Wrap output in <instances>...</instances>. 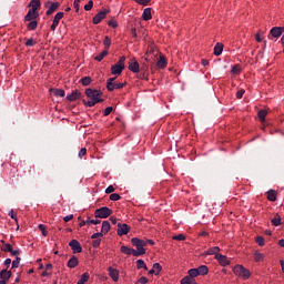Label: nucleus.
Here are the masks:
<instances>
[{"mask_svg": "<svg viewBox=\"0 0 284 284\" xmlns=\"http://www.w3.org/2000/svg\"><path fill=\"white\" fill-rule=\"evenodd\" d=\"M85 94L89 99V101L83 100V103L87 105V108H94L97 103H103V99H101V97H103V92L89 88L85 89Z\"/></svg>", "mask_w": 284, "mask_h": 284, "instance_id": "obj_1", "label": "nucleus"}, {"mask_svg": "<svg viewBox=\"0 0 284 284\" xmlns=\"http://www.w3.org/2000/svg\"><path fill=\"white\" fill-rule=\"evenodd\" d=\"M131 243L136 250H134V256H143L145 254V240L133 237Z\"/></svg>", "mask_w": 284, "mask_h": 284, "instance_id": "obj_2", "label": "nucleus"}, {"mask_svg": "<svg viewBox=\"0 0 284 284\" xmlns=\"http://www.w3.org/2000/svg\"><path fill=\"white\" fill-rule=\"evenodd\" d=\"M233 272L235 276H239L240 278H243V281H247L250 276H252V272L250 270L245 268V266L237 264L233 267Z\"/></svg>", "mask_w": 284, "mask_h": 284, "instance_id": "obj_3", "label": "nucleus"}, {"mask_svg": "<svg viewBox=\"0 0 284 284\" xmlns=\"http://www.w3.org/2000/svg\"><path fill=\"white\" fill-rule=\"evenodd\" d=\"M125 70V57H121L118 63L111 67V74H121Z\"/></svg>", "mask_w": 284, "mask_h": 284, "instance_id": "obj_4", "label": "nucleus"}, {"mask_svg": "<svg viewBox=\"0 0 284 284\" xmlns=\"http://www.w3.org/2000/svg\"><path fill=\"white\" fill-rule=\"evenodd\" d=\"M112 215V209L108 206H102L94 212L95 219H108V216Z\"/></svg>", "mask_w": 284, "mask_h": 284, "instance_id": "obj_5", "label": "nucleus"}, {"mask_svg": "<svg viewBox=\"0 0 284 284\" xmlns=\"http://www.w3.org/2000/svg\"><path fill=\"white\" fill-rule=\"evenodd\" d=\"M61 3L59 2H51V1H47L44 4V8H49L47 10V16L50 17V14H54V12H57V10H59Z\"/></svg>", "mask_w": 284, "mask_h": 284, "instance_id": "obj_6", "label": "nucleus"}, {"mask_svg": "<svg viewBox=\"0 0 284 284\" xmlns=\"http://www.w3.org/2000/svg\"><path fill=\"white\" fill-rule=\"evenodd\" d=\"M69 246L71 247L73 254H81L83 252V247L81 246V243L77 240H72L69 243Z\"/></svg>", "mask_w": 284, "mask_h": 284, "instance_id": "obj_7", "label": "nucleus"}, {"mask_svg": "<svg viewBox=\"0 0 284 284\" xmlns=\"http://www.w3.org/2000/svg\"><path fill=\"white\" fill-rule=\"evenodd\" d=\"M110 13V10H103L100 11L98 14L93 17V23L94 26H99L102 19H105V17Z\"/></svg>", "mask_w": 284, "mask_h": 284, "instance_id": "obj_8", "label": "nucleus"}, {"mask_svg": "<svg viewBox=\"0 0 284 284\" xmlns=\"http://www.w3.org/2000/svg\"><path fill=\"white\" fill-rule=\"evenodd\" d=\"M64 17L63 12H58L54 18H53V22L51 24V30L52 32H54L57 30V28H59V21H61Z\"/></svg>", "mask_w": 284, "mask_h": 284, "instance_id": "obj_9", "label": "nucleus"}, {"mask_svg": "<svg viewBox=\"0 0 284 284\" xmlns=\"http://www.w3.org/2000/svg\"><path fill=\"white\" fill-rule=\"evenodd\" d=\"M284 32V27H273L270 31L271 37L273 39H278V37H282Z\"/></svg>", "mask_w": 284, "mask_h": 284, "instance_id": "obj_10", "label": "nucleus"}, {"mask_svg": "<svg viewBox=\"0 0 284 284\" xmlns=\"http://www.w3.org/2000/svg\"><path fill=\"white\" fill-rule=\"evenodd\" d=\"M215 258L220 263V265H222V267H227V265H230V260H227V256L223 254H216Z\"/></svg>", "mask_w": 284, "mask_h": 284, "instance_id": "obj_11", "label": "nucleus"}, {"mask_svg": "<svg viewBox=\"0 0 284 284\" xmlns=\"http://www.w3.org/2000/svg\"><path fill=\"white\" fill-rule=\"evenodd\" d=\"M130 232V226L128 224H118L119 236H125Z\"/></svg>", "mask_w": 284, "mask_h": 284, "instance_id": "obj_12", "label": "nucleus"}, {"mask_svg": "<svg viewBox=\"0 0 284 284\" xmlns=\"http://www.w3.org/2000/svg\"><path fill=\"white\" fill-rule=\"evenodd\" d=\"M108 272H109L110 278H112V281H113L114 283H116V282L119 281V270H116V268L110 266V267L108 268Z\"/></svg>", "mask_w": 284, "mask_h": 284, "instance_id": "obj_13", "label": "nucleus"}, {"mask_svg": "<svg viewBox=\"0 0 284 284\" xmlns=\"http://www.w3.org/2000/svg\"><path fill=\"white\" fill-rule=\"evenodd\" d=\"M34 19H39V12L29 9L28 13L24 17V21H34Z\"/></svg>", "mask_w": 284, "mask_h": 284, "instance_id": "obj_14", "label": "nucleus"}, {"mask_svg": "<svg viewBox=\"0 0 284 284\" xmlns=\"http://www.w3.org/2000/svg\"><path fill=\"white\" fill-rule=\"evenodd\" d=\"M29 8L32 12H37L41 9V0H31L29 3Z\"/></svg>", "mask_w": 284, "mask_h": 284, "instance_id": "obj_15", "label": "nucleus"}, {"mask_svg": "<svg viewBox=\"0 0 284 284\" xmlns=\"http://www.w3.org/2000/svg\"><path fill=\"white\" fill-rule=\"evenodd\" d=\"M11 277H12V271H8V268H3L0 272L1 281H10Z\"/></svg>", "mask_w": 284, "mask_h": 284, "instance_id": "obj_16", "label": "nucleus"}, {"mask_svg": "<svg viewBox=\"0 0 284 284\" xmlns=\"http://www.w3.org/2000/svg\"><path fill=\"white\" fill-rule=\"evenodd\" d=\"M125 87V83H121V82H113L112 87H106V90L109 92H114V90H121Z\"/></svg>", "mask_w": 284, "mask_h": 284, "instance_id": "obj_17", "label": "nucleus"}, {"mask_svg": "<svg viewBox=\"0 0 284 284\" xmlns=\"http://www.w3.org/2000/svg\"><path fill=\"white\" fill-rule=\"evenodd\" d=\"M68 101H77V99H81V92L79 90H74L71 94L67 95Z\"/></svg>", "mask_w": 284, "mask_h": 284, "instance_id": "obj_18", "label": "nucleus"}, {"mask_svg": "<svg viewBox=\"0 0 284 284\" xmlns=\"http://www.w3.org/2000/svg\"><path fill=\"white\" fill-rule=\"evenodd\" d=\"M129 70L134 73L139 72V62L135 59L131 60Z\"/></svg>", "mask_w": 284, "mask_h": 284, "instance_id": "obj_19", "label": "nucleus"}, {"mask_svg": "<svg viewBox=\"0 0 284 284\" xmlns=\"http://www.w3.org/2000/svg\"><path fill=\"white\" fill-rule=\"evenodd\" d=\"M142 18L144 21H150L152 19V9L151 8L144 9L142 13Z\"/></svg>", "mask_w": 284, "mask_h": 284, "instance_id": "obj_20", "label": "nucleus"}, {"mask_svg": "<svg viewBox=\"0 0 284 284\" xmlns=\"http://www.w3.org/2000/svg\"><path fill=\"white\" fill-rule=\"evenodd\" d=\"M68 267H70V270H73V267H77V265H79V258H77V256H72L69 262H68Z\"/></svg>", "mask_w": 284, "mask_h": 284, "instance_id": "obj_21", "label": "nucleus"}, {"mask_svg": "<svg viewBox=\"0 0 284 284\" xmlns=\"http://www.w3.org/2000/svg\"><path fill=\"white\" fill-rule=\"evenodd\" d=\"M214 54L215 57H221L223 54V43L217 42L214 47Z\"/></svg>", "mask_w": 284, "mask_h": 284, "instance_id": "obj_22", "label": "nucleus"}, {"mask_svg": "<svg viewBox=\"0 0 284 284\" xmlns=\"http://www.w3.org/2000/svg\"><path fill=\"white\" fill-rule=\"evenodd\" d=\"M207 272H210V268H207L206 265H201L200 267H197L199 276H205Z\"/></svg>", "mask_w": 284, "mask_h": 284, "instance_id": "obj_23", "label": "nucleus"}, {"mask_svg": "<svg viewBox=\"0 0 284 284\" xmlns=\"http://www.w3.org/2000/svg\"><path fill=\"white\" fill-rule=\"evenodd\" d=\"M122 254H126V256H131V254L134 256V248H130L128 246H121Z\"/></svg>", "mask_w": 284, "mask_h": 284, "instance_id": "obj_24", "label": "nucleus"}, {"mask_svg": "<svg viewBox=\"0 0 284 284\" xmlns=\"http://www.w3.org/2000/svg\"><path fill=\"white\" fill-rule=\"evenodd\" d=\"M221 252V248L219 246H214V247H211L206 251V254L209 256H212V255H215L219 254Z\"/></svg>", "mask_w": 284, "mask_h": 284, "instance_id": "obj_25", "label": "nucleus"}, {"mask_svg": "<svg viewBox=\"0 0 284 284\" xmlns=\"http://www.w3.org/2000/svg\"><path fill=\"white\" fill-rule=\"evenodd\" d=\"M108 232H110V222L103 221L102 222L101 233L102 234H108Z\"/></svg>", "mask_w": 284, "mask_h": 284, "instance_id": "obj_26", "label": "nucleus"}, {"mask_svg": "<svg viewBox=\"0 0 284 284\" xmlns=\"http://www.w3.org/2000/svg\"><path fill=\"white\" fill-rule=\"evenodd\" d=\"M51 92L54 97H65V91L62 89H51Z\"/></svg>", "mask_w": 284, "mask_h": 284, "instance_id": "obj_27", "label": "nucleus"}, {"mask_svg": "<svg viewBox=\"0 0 284 284\" xmlns=\"http://www.w3.org/2000/svg\"><path fill=\"white\" fill-rule=\"evenodd\" d=\"M267 200H268V201H272V202L276 201V191H274V190H268V191H267Z\"/></svg>", "mask_w": 284, "mask_h": 284, "instance_id": "obj_28", "label": "nucleus"}, {"mask_svg": "<svg viewBox=\"0 0 284 284\" xmlns=\"http://www.w3.org/2000/svg\"><path fill=\"white\" fill-rule=\"evenodd\" d=\"M254 258H255L256 263H261V261H263V258H265V255L258 251H255Z\"/></svg>", "mask_w": 284, "mask_h": 284, "instance_id": "obj_29", "label": "nucleus"}, {"mask_svg": "<svg viewBox=\"0 0 284 284\" xmlns=\"http://www.w3.org/2000/svg\"><path fill=\"white\" fill-rule=\"evenodd\" d=\"M272 225H274L275 227H278V225H281V215L275 214L274 219L271 220Z\"/></svg>", "mask_w": 284, "mask_h": 284, "instance_id": "obj_30", "label": "nucleus"}, {"mask_svg": "<svg viewBox=\"0 0 284 284\" xmlns=\"http://www.w3.org/2000/svg\"><path fill=\"white\" fill-rule=\"evenodd\" d=\"M90 281V274L84 273L82 274L81 278L78 281V284H85Z\"/></svg>", "mask_w": 284, "mask_h": 284, "instance_id": "obj_31", "label": "nucleus"}, {"mask_svg": "<svg viewBox=\"0 0 284 284\" xmlns=\"http://www.w3.org/2000/svg\"><path fill=\"white\" fill-rule=\"evenodd\" d=\"M168 65V61H165V58L163 55L160 57L158 61V68L163 69Z\"/></svg>", "mask_w": 284, "mask_h": 284, "instance_id": "obj_32", "label": "nucleus"}, {"mask_svg": "<svg viewBox=\"0 0 284 284\" xmlns=\"http://www.w3.org/2000/svg\"><path fill=\"white\" fill-rule=\"evenodd\" d=\"M103 43H104V50H106L108 52L110 50V45H112V39L105 36Z\"/></svg>", "mask_w": 284, "mask_h": 284, "instance_id": "obj_33", "label": "nucleus"}, {"mask_svg": "<svg viewBox=\"0 0 284 284\" xmlns=\"http://www.w3.org/2000/svg\"><path fill=\"white\" fill-rule=\"evenodd\" d=\"M136 267H138V270H148V265L145 264V261H143V260L136 261Z\"/></svg>", "mask_w": 284, "mask_h": 284, "instance_id": "obj_34", "label": "nucleus"}, {"mask_svg": "<svg viewBox=\"0 0 284 284\" xmlns=\"http://www.w3.org/2000/svg\"><path fill=\"white\" fill-rule=\"evenodd\" d=\"M108 54H109L108 50H104L101 53H99L94 59H95V61L101 62V60L105 59V57H108Z\"/></svg>", "mask_w": 284, "mask_h": 284, "instance_id": "obj_35", "label": "nucleus"}, {"mask_svg": "<svg viewBox=\"0 0 284 284\" xmlns=\"http://www.w3.org/2000/svg\"><path fill=\"white\" fill-rule=\"evenodd\" d=\"M80 83H82V85H90V83H92V78L91 77H83L80 80Z\"/></svg>", "mask_w": 284, "mask_h": 284, "instance_id": "obj_36", "label": "nucleus"}, {"mask_svg": "<svg viewBox=\"0 0 284 284\" xmlns=\"http://www.w3.org/2000/svg\"><path fill=\"white\" fill-rule=\"evenodd\" d=\"M265 116H267V111L260 110L258 111V119H260V121H262V123H265Z\"/></svg>", "mask_w": 284, "mask_h": 284, "instance_id": "obj_37", "label": "nucleus"}, {"mask_svg": "<svg viewBox=\"0 0 284 284\" xmlns=\"http://www.w3.org/2000/svg\"><path fill=\"white\" fill-rule=\"evenodd\" d=\"M37 26H38V22L36 20H31L28 24H27V28L28 30H37Z\"/></svg>", "mask_w": 284, "mask_h": 284, "instance_id": "obj_38", "label": "nucleus"}, {"mask_svg": "<svg viewBox=\"0 0 284 284\" xmlns=\"http://www.w3.org/2000/svg\"><path fill=\"white\" fill-rule=\"evenodd\" d=\"M189 276H190L191 278H196V276H199V271H197V268H191V270H189Z\"/></svg>", "mask_w": 284, "mask_h": 284, "instance_id": "obj_39", "label": "nucleus"}, {"mask_svg": "<svg viewBox=\"0 0 284 284\" xmlns=\"http://www.w3.org/2000/svg\"><path fill=\"white\" fill-rule=\"evenodd\" d=\"M153 270L155 271V275L161 273V270H163V266H161L160 263H154L153 264Z\"/></svg>", "mask_w": 284, "mask_h": 284, "instance_id": "obj_40", "label": "nucleus"}, {"mask_svg": "<svg viewBox=\"0 0 284 284\" xmlns=\"http://www.w3.org/2000/svg\"><path fill=\"white\" fill-rule=\"evenodd\" d=\"M92 8H94V2L92 0H90L85 6H84V10L87 12H90V10H92Z\"/></svg>", "mask_w": 284, "mask_h": 284, "instance_id": "obj_41", "label": "nucleus"}, {"mask_svg": "<svg viewBox=\"0 0 284 284\" xmlns=\"http://www.w3.org/2000/svg\"><path fill=\"white\" fill-rule=\"evenodd\" d=\"M255 241L257 245H260V247H263V245H265V239H263V236H257Z\"/></svg>", "mask_w": 284, "mask_h": 284, "instance_id": "obj_42", "label": "nucleus"}, {"mask_svg": "<svg viewBox=\"0 0 284 284\" xmlns=\"http://www.w3.org/2000/svg\"><path fill=\"white\" fill-rule=\"evenodd\" d=\"M232 73L233 74H241V65H239V64L233 65Z\"/></svg>", "mask_w": 284, "mask_h": 284, "instance_id": "obj_43", "label": "nucleus"}, {"mask_svg": "<svg viewBox=\"0 0 284 284\" xmlns=\"http://www.w3.org/2000/svg\"><path fill=\"white\" fill-rule=\"evenodd\" d=\"M110 201H121V195L118 193H112L110 195Z\"/></svg>", "mask_w": 284, "mask_h": 284, "instance_id": "obj_44", "label": "nucleus"}, {"mask_svg": "<svg viewBox=\"0 0 284 284\" xmlns=\"http://www.w3.org/2000/svg\"><path fill=\"white\" fill-rule=\"evenodd\" d=\"M19 263H21V257L17 256L16 260L12 262V268L16 270L19 267Z\"/></svg>", "mask_w": 284, "mask_h": 284, "instance_id": "obj_45", "label": "nucleus"}, {"mask_svg": "<svg viewBox=\"0 0 284 284\" xmlns=\"http://www.w3.org/2000/svg\"><path fill=\"white\" fill-rule=\"evenodd\" d=\"M37 42L34 41V39H28L24 43V45H27V48H32Z\"/></svg>", "mask_w": 284, "mask_h": 284, "instance_id": "obj_46", "label": "nucleus"}, {"mask_svg": "<svg viewBox=\"0 0 284 284\" xmlns=\"http://www.w3.org/2000/svg\"><path fill=\"white\" fill-rule=\"evenodd\" d=\"M88 154V149L85 148H82L80 151H79V159H83V156H85Z\"/></svg>", "mask_w": 284, "mask_h": 284, "instance_id": "obj_47", "label": "nucleus"}, {"mask_svg": "<svg viewBox=\"0 0 284 284\" xmlns=\"http://www.w3.org/2000/svg\"><path fill=\"white\" fill-rule=\"evenodd\" d=\"M101 223L100 220H87V225H99Z\"/></svg>", "mask_w": 284, "mask_h": 284, "instance_id": "obj_48", "label": "nucleus"}, {"mask_svg": "<svg viewBox=\"0 0 284 284\" xmlns=\"http://www.w3.org/2000/svg\"><path fill=\"white\" fill-rule=\"evenodd\" d=\"M2 252H12V245L11 244H4L2 247Z\"/></svg>", "mask_w": 284, "mask_h": 284, "instance_id": "obj_49", "label": "nucleus"}, {"mask_svg": "<svg viewBox=\"0 0 284 284\" xmlns=\"http://www.w3.org/2000/svg\"><path fill=\"white\" fill-rule=\"evenodd\" d=\"M173 241H185V236L183 234L174 235Z\"/></svg>", "mask_w": 284, "mask_h": 284, "instance_id": "obj_50", "label": "nucleus"}, {"mask_svg": "<svg viewBox=\"0 0 284 284\" xmlns=\"http://www.w3.org/2000/svg\"><path fill=\"white\" fill-rule=\"evenodd\" d=\"M114 81H116V78H109L106 81V88H112V83H114Z\"/></svg>", "mask_w": 284, "mask_h": 284, "instance_id": "obj_51", "label": "nucleus"}, {"mask_svg": "<svg viewBox=\"0 0 284 284\" xmlns=\"http://www.w3.org/2000/svg\"><path fill=\"white\" fill-rule=\"evenodd\" d=\"M39 230L42 232L43 236H48V232L45 231V225L39 224Z\"/></svg>", "mask_w": 284, "mask_h": 284, "instance_id": "obj_52", "label": "nucleus"}, {"mask_svg": "<svg viewBox=\"0 0 284 284\" xmlns=\"http://www.w3.org/2000/svg\"><path fill=\"white\" fill-rule=\"evenodd\" d=\"M194 282L190 277H184L181 281V284H193Z\"/></svg>", "mask_w": 284, "mask_h": 284, "instance_id": "obj_53", "label": "nucleus"}, {"mask_svg": "<svg viewBox=\"0 0 284 284\" xmlns=\"http://www.w3.org/2000/svg\"><path fill=\"white\" fill-rule=\"evenodd\" d=\"M112 110L113 108L112 106H108L105 110H104V116H110V114H112Z\"/></svg>", "mask_w": 284, "mask_h": 284, "instance_id": "obj_54", "label": "nucleus"}, {"mask_svg": "<svg viewBox=\"0 0 284 284\" xmlns=\"http://www.w3.org/2000/svg\"><path fill=\"white\" fill-rule=\"evenodd\" d=\"M135 3H139L140 6H148V3H150L151 0H134Z\"/></svg>", "mask_w": 284, "mask_h": 284, "instance_id": "obj_55", "label": "nucleus"}, {"mask_svg": "<svg viewBox=\"0 0 284 284\" xmlns=\"http://www.w3.org/2000/svg\"><path fill=\"white\" fill-rule=\"evenodd\" d=\"M74 219L73 214H69L67 216L63 217L64 223H69V221H72Z\"/></svg>", "mask_w": 284, "mask_h": 284, "instance_id": "obj_56", "label": "nucleus"}, {"mask_svg": "<svg viewBox=\"0 0 284 284\" xmlns=\"http://www.w3.org/2000/svg\"><path fill=\"white\" fill-rule=\"evenodd\" d=\"M243 94H245V90L241 89L236 92V99H243Z\"/></svg>", "mask_w": 284, "mask_h": 284, "instance_id": "obj_57", "label": "nucleus"}, {"mask_svg": "<svg viewBox=\"0 0 284 284\" xmlns=\"http://www.w3.org/2000/svg\"><path fill=\"white\" fill-rule=\"evenodd\" d=\"M114 186L113 185H109L106 189H105V194H112V192H114Z\"/></svg>", "mask_w": 284, "mask_h": 284, "instance_id": "obj_58", "label": "nucleus"}, {"mask_svg": "<svg viewBox=\"0 0 284 284\" xmlns=\"http://www.w3.org/2000/svg\"><path fill=\"white\" fill-rule=\"evenodd\" d=\"M9 216L11 217V219H13V221H16V223H17V214H14V210H10L9 211Z\"/></svg>", "mask_w": 284, "mask_h": 284, "instance_id": "obj_59", "label": "nucleus"}, {"mask_svg": "<svg viewBox=\"0 0 284 284\" xmlns=\"http://www.w3.org/2000/svg\"><path fill=\"white\" fill-rule=\"evenodd\" d=\"M103 236V234L101 232H98V233H94L91 239H94V240H99Z\"/></svg>", "mask_w": 284, "mask_h": 284, "instance_id": "obj_60", "label": "nucleus"}, {"mask_svg": "<svg viewBox=\"0 0 284 284\" xmlns=\"http://www.w3.org/2000/svg\"><path fill=\"white\" fill-rule=\"evenodd\" d=\"M79 3H81V0H74L73 8L75 9V12H79Z\"/></svg>", "mask_w": 284, "mask_h": 284, "instance_id": "obj_61", "label": "nucleus"}, {"mask_svg": "<svg viewBox=\"0 0 284 284\" xmlns=\"http://www.w3.org/2000/svg\"><path fill=\"white\" fill-rule=\"evenodd\" d=\"M101 245V240H94L93 242H92V246L93 247H99Z\"/></svg>", "mask_w": 284, "mask_h": 284, "instance_id": "obj_62", "label": "nucleus"}, {"mask_svg": "<svg viewBox=\"0 0 284 284\" xmlns=\"http://www.w3.org/2000/svg\"><path fill=\"white\" fill-rule=\"evenodd\" d=\"M138 282L141 283V284H145V283H148V277L142 276V277H140V278L138 280Z\"/></svg>", "mask_w": 284, "mask_h": 284, "instance_id": "obj_63", "label": "nucleus"}, {"mask_svg": "<svg viewBox=\"0 0 284 284\" xmlns=\"http://www.w3.org/2000/svg\"><path fill=\"white\" fill-rule=\"evenodd\" d=\"M109 26L111 27V28H118V23H116V21H114V20H110L109 21Z\"/></svg>", "mask_w": 284, "mask_h": 284, "instance_id": "obj_64", "label": "nucleus"}]
</instances>
